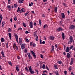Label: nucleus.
Returning <instances> with one entry per match:
<instances>
[{
  "mask_svg": "<svg viewBox=\"0 0 75 75\" xmlns=\"http://www.w3.org/2000/svg\"><path fill=\"white\" fill-rule=\"evenodd\" d=\"M70 41H69L68 44H71L72 42V41H73V38H72V36H71L70 37Z\"/></svg>",
  "mask_w": 75,
  "mask_h": 75,
  "instance_id": "obj_1",
  "label": "nucleus"
},
{
  "mask_svg": "<svg viewBox=\"0 0 75 75\" xmlns=\"http://www.w3.org/2000/svg\"><path fill=\"white\" fill-rule=\"evenodd\" d=\"M15 37L16 41H17L18 44H19L18 41V36L17 35V34L16 33L15 34Z\"/></svg>",
  "mask_w": 75,
  "mask_h": 75,
  "instance_id": "obj_2",
  "label": "nucleus"
},
{
  "mask_svg": "<svg viewBox=\"0 0 75 75\" xmlns=\"http://www.w3.org/2000/svg\"><path fill=\"white\" fill-rule=\"evenodd\" d=\"M31 53L33 55V56L34 57V58H36V55H35V53L34 52H33V51H31Z\"/></svg>",
  "mask_w": 75,
  "mask_h": 75,
  "instance_id": "obj_3",
  "label": "nucleus"
},
{
  "mask_svg": "<svg viewBox=\"0 0 75 75\" xmlns=\"http://www.w3.org/2000/svg\"><path fill=\"white\" fill-rule=\"evenodd\" d=\"M33 46V47H35V46L36 45L34 43H33V42H31L30 44V46H31V45Z\"/></svg>",
  "mask_w": 75,
  "mask_h": 75,
  "instance_id": "obj_4",
  "label": "nucleus"
},
{
  "mask_svg": "<svg viewBox=\"0 0 75 75\" xmlns=\"http://www.w3.org/2000/svg\"><path fill=\"white\" fill-rule=\"evenodd\" d=\"M75 26L74 25H71L70 27V29L74 30L75 28Z\"/></svg>",
  "mask_w": 75,
  "mask_h": 75,
  "instance_id": "obj_5",
  "label": "nucleus"
},
{
  "mask_svg": "<svg viewBox=\"0 0 75 75\" xmlns=\"http://www.w3.org/2000/svg\"><path fill=\"white\" fill-rule=\"evenodd\" d=\"M22 40L21 38H20L19 39V43L20 44V45H21L22 44V40Z\"/></svg>",
  "mask_w": 75,
  "mask_h": 75,
  "instance_id": "obj_6",
  "label": "nucleus"
},
{
  "mask_svg": "<svg viewBox=\"0 0 75 75\" xmlns=\"http://www.w3.org/2000/svg\"><path fill=\"white\" fill-rule=\"evenodd\" d=\"M67 58H71V54H70L69 53H67Z\"/></svg>",
  "mask_w": 75,
  "mask_h": 75,
  "instance_id": "obj_7",
  "label": "nucleus"
},
{
  "mask_svg": "<svg viewBox=\"0 0 75 75\" xmlns=\"http://www.w3.org/2000/svg\"><path fill=\"white\" fill-rule=\"evenodd\" d=\"M61 15L62 18H65V14H64V13H61Z\"/></svg>",
  "mask_w": 75,
  "mask_h": 75,
  "instance_id": "obj_8",
  "label": "nucleus"
},
{
  "mask_svg": "<svg viewBox=\"0 0 75 75\" xmlns=\"http://www.w3.org/2000/svg\"><path fill=\"white\" fill-rule=\"evenodd\" d=\"M69 47H67L66 50V52H69Z\"/></svg>",
  "mask_w": 75,
  "mask_h": 75,
  "instance_id": "obj_9",
  "label": "nucleus"
},
{
  "mask_svg": "<svg viewBox=\"0 0 75 75\" xmlns=\"http://www.w3.org/2000/svg\"><path fill=\"white\" fill-rule=\"evenodd\" d=\"M74 62V59H71V62H70V65H72L73 64Z\"/></svg>",
  "mask_w": 75,
  "mask_h": 75,
  "instance_id": "obj_10",
  "label": "nucleus"
},
{
  "mask_svg": "<svg viewBox=\"0 0 75 75\" xmlns=\"http://www.w3.org/2000/svg\"><path fill=\"white\" fill-rule=\"evenodd\" d=\"M1 54H2V57L4 58H5V56H4V52H3V50H2V51L1 52Z\"/></svg>",
  "mask_w": 75,
  "mask_h": 75,
  "instance_id": "obj_11",
  "label": "nucleus"
},
{
  "mask_svg": "<svg viewBox=\"0 0 75 75\" xmlns=\"http://www.w3.org/2000/svg\"><path fill=\"white\" fill-rule=\"evenodd\" d=\"M29 26L30 27V28H33V22H30L29 24Z\"/></svg>",
  "mask_w": 75,
  "mask_h": 75,
  "instance_id": "obj_12",
  "label": "nucleus"
},
{
  "mask_svg": "<svg viewBox=\"0 0 75 75\" xmlns=\"http://www.w3.org/2000/svg\"><path fill=\"white\" fill-rule=\"evenodd\" d=\"M58 31H62L63 30V29L61 28V27H59L58 28V29H57Z\"/></svg>",
  "mask_w": 75,
  "mask_h": 75,
  "instance_id": "obj_13",
  "label": "nucleus"
},
{
  "mask_svg": "<svg viewBox=\"0 0 75 75\" xmlns=\"http://www.w3.org/2000/svg\"><path fill=\"white\" fill-rule=\"evenodd\" d=\"M21 48L22 50H23L25 48V46L24 45V44H22L21 45Z\"/></svg>",
  "mask_w": 75,
  "mask_h": 75,
  "instance_id": "obj_14",
  "label": "nucleus"
},
{
  "mask_svg": "<svg viewBox=\"0 0 75 75\" xmlns=\"http://www.w3.org/2000/svg\"><path fill=\"white\" fill-rule=\"evenodd\" d=\"M7 7L9 10L10 11L11 10V7L10 6V5H8L7 6Z\"/></svg>",
  "mask_w": 75,
  "mask_h": 75,
  "instance_id": "obj_15",
  "label": "nucleus"
},
{
  "mask_svg": "<svg viewBox=\"0 0 75 75\" xmlns=\"http://www.w3.org/2000/svg\"><path fill=\"white\" fill-rule=\"evenodd\" d=\"M62 37L63 38V40H64V39H65V35H64V33H63V32H62Z\"/></svg>",
  "mask_w": 75,
  "mask_h": 75,
  "instance_id": "obj_16",
  "label": "nucleus"
},
{
  "mask_svg": "<svg viewBox=\"0 0 75 75\" xmlns=\"http://www.w3.org/2000/svg\"><path fill=\"white\" fill-rule=\"evenodd\" d=\"M29 59H32V57L31 56V55H30V53H29V54L28 56Z\"/></svg>",
  "mask_w": 75,
  "mask_h": 75,
  "instance_id": "obj_17",
  "label": "nucleus"
},
{
  "mask_svg": "<svg viewBox=\"0 0 75 75\" xmlns=\"http://www.w3.org/2000/svg\"><path fill=\"white\" fill-rule=\"evenodd\" d=\"M9 37H10V40H11V33H9Z\"/></svg>",
  "mask_w": 75,
  "mask_h": 75,
  "instance_id": "obj_18",
  "label": "nucleus"
},
{
  "mask_svg": "<svg viewBox=\"0 0 75 75\" xmlns=\"http://www.w3.org/2000/svg\"><path fill=\"white\" fill-rule=\"evenodd\" d=\"M36 41H38V35L36 36Z\"/></svg>",
  "mask_w": 75,
  "mask_h": 75,
  "instance_id": "obj_19",
  "label": "nucleus"
},
{
  "mask_svg": "<svg viewBox=\"0 0 75 75\" xmlns=\"http://www.w3.org/2000/svg\"><path fill=\"white\" fill-rule=\"evenodd\" d=\"M16 69L18 72H19V69H18V67L16 66Z\"/></svg>",
  "mask_w": 75,
  "mask_h": 75,
  "instance_id": "obj_20",
  "label": "nucleus"
},
{
  "mask_svg": "<svg viewBox=\"0 0 75 75\" xmlns=\"http://www.w3.org/2000/svg\"><path fill=\"white\" fill-rule=\"evenodd\" d=\"M50 39H51V40H54V37L52 36H51L50 37Z\"/></svg>",
  "mask_w": 75,
  "mask_h": 75,
  "instance_id": "obj_21",
  "label": "nucleus"
},
{
  "mask_svg": "<svg viewBox=\"0 0 75 75\" xmlns=\"http://www.w3.org/2000/svg\"><path fill=\"white\" fill-rule=\"evenodd\" d=\"M57 63L60 64V65H61V64H62V62L61 61H58Z\"/></svg>",
  "mask_w": 75,
  "mask_h": 75,
  "instance_id": "obj_22",
  "label": "nucleus"
},
{
  "mask_svg": "<svg viewBox=\"0 0 75 75\" xmlns=\"http://www.w3.org/2000/svg\"><path fill=\"white\" fill-rule=\"evenodd\" d=\"M63 6H64V7H68V6H67V4H66L65 3H63Z\"/></svg>",
  "mask_w": 75,
  "mask_h": 75,
  "instance_id": "obj_23",
  "label": "nucleus"
},
{
  "mask_svg": "<svg viewBox=\"0 0 75 75\" xmlns=\"http://www.w3.org/2000/svg\"><path fill=\"white\" fill-rule=\"evenodd\" d=\"M21 11L22 12H25V9L24 8H22L21 9Z\"/></svg>",
  "mask_w": 75,
  "mask_h": 75,
  "instance_id": "obj_24",
  "label": "nucleus"
},
{
  "mask_svg": "<svg viewBox=\"0 0 75 75\" xmlns=\"http://www.w3.org/2000/svg\"><path fill=\"white\" fill-rule=\"evenodd\" d=\"M23 26H24V27H26V24L25 23H24V22H23Z\"/></svg>",
  "mask_w": 75,
  "mask_h": 75,
  "instance_id": "obj_25",
  "label": "nucleus"
},
{
  "mask_svg": "<svg viewBox=\"0 0 75 75\" xmlns=\"http://www.w3.org/2000/svg\"><path fill=\"white\" fill-rule=\"evenodd\" d=\"M6 48H8V42L6 44Z\"/></svg>",
  "mask_w": 75,
  "mask_h": 75,
  "instance_id": "obj_26",
  "label": "nucleus"
},
{
  "mask_svg": "<svg viewBox=\"0 0 75 75\" xmlns=\"http://www.w3.org/2000/svg\"><path fill=\"white\" fill-rule=\"evenodd\" d=\"M19 3H23L21 0H19L18 1Z\"/></svg>",
  "mask_w": 75,
  "mask_h": 75,
  "instance_id": "obj_27",
  "label": "nucleus"
},
{
  "mask_svg": "<svg viewBox=\"0 0 75 75\" xmlns=\"http://www.w3.org/2000/svg\"><path fill=\"white\" fill-rule=\"evenodd\" d=\"M39 41L40 44H42V40H41V39H40Z\"/></svg>",
  "mask_w": 75,
  "mask_h": 75,
  "instance_id": "obj_28",
  "label": "nucleus"
},
{
  "mask_svg": "<svg viewBox=\"0 0 75 75\" xmlns=\"http://www.w3.org/2000/svg\"><path fill=\"white\" fill-rule=\"evenodd\" d=\"M17 4H14V7H15V8H17Z\"/></svg>",
  "mask_w": 75,
  "mask_h": 75,
  "instance_id": "obj_29",
  "label": "nucleus"
},
{
  "mask_svg": "<svg viewBox=\"0 0 75 75\" xmlns=\"http://www.w3.org/2000/svg\"><path fill=\"white\" fill-rule=\"evenodd\" d=\"M0 18L1 20H3V16H2V15H0Z\"/></svg>",
  "mask_w": 75,
  "mask_h": 75,
  "instance_id": "obj_30",
  "label": "nucleus"
},
{
  "mask_svg": "<svg viewBox=\"0 0 75 75\" xmlns=\"http://www.w3.org/2000/svg\"><path fill=\"white\" fill-rule=\"evenodd\" d=\"M21 11L20 8V7H18V8L17 12H18L19 11Z\"/></svg>",
  "mask_w": 75,
  "mask_h": 75,
  "instance_id": "obj_31",
  "label": "nucleus"
},
{
  "mask_svg": "<svg viewBox=\"0 0 75 75\" xmlns=\"http://www.w3.org/2000/svg\"><path fill=\"white\" fill-rule=\"evenodd\" d=\"M4 24H5V23L4 22V21L2 22V26L3 27H4L3 26L4 25Z\"/></svg>",
  "mask_w": 75,
  "mask_h": 75,
  "instance_id": "obj_32",
  "label": "nucleus"
},
{
  "mask_svg": "<svg viewBox=\"0 0 75 75\" xmlns=\"http://www.w3.org/2000/svg\"><path fill=\"white\" fill-rule=\"evenodd\" d=\"M33 70L31 68V66H30L29 67V71H32Z\"/></svg>",
  "mask_w": 75,
  "mask_h": 75,
  "instance_id": "obj_33",
  "label": "nucleus"
},
{
  "mask_svg": "<svg viewBox=\"0 0 75 75\" xmlns=\"http://www.w3.org/2000/svg\"><path fill=\"white\" fill-rule=\"evenodd\" d=\"M4 39L3 38L1 39V42H4Z\"/></svg>",
  "mask_w": 75,
  "mask_h": 75,
  "instance_id": "obj_34",
  "label": "nucleus"
},
{
  "mask_svg": "<svg viewBox=\"0 0 75 75\" xmlns=\"http://www.w3.org/2000/svg\"><path fill=\"white\" fill-rule=\"evenodd\" d=\"M71 68H72V67L70 66V67L69 68V71H71Z\"/></svg>",
  "mask_w": 75,
  "mask_h": 75,
  "instance_id": "obj_35",
  "label": "nucleus"
},
{
  "mask_svg": "<svg viewBox=\"0 0 75 75\" xmlns=\"http://www.w3.org/2000/svg\"><path fill=\"white\" fill-rule=\"evenodd\" d=\"M39 23L40 25H41V20H39Z\"/></svg>",
  "mask_w": 75,
  "mask_h": 75,
  "instance_id": "obj_36",
  "label": "nucleus"
},
{
  "mask_svg": "<svg viewBox=\"0 0 75 75\" xmlns=\"http://www.w3.org/2000/svg\"><path fill=\"white\" fill-rule=\"evenodd\" d=\"M42 68H43V69L45 68V65L43 64L42 66Z\"/></svg>",
  "mask_w": 75,
  "mask_h": 75,
  "instance_id": "obj_37",
  "label": "nucleus"
},
{
  "mask_svg": "<svg viewBox=\"0 0 75 75\" xmlns=\"http://www.w3.org/2000/svg\"><path fill=\"white\" fill-rule=\"evenodd\" d=\"M73 47L74 46H71V47H70V50H71V49H72V48H73Z\"/></svg>",
  "mask_w": 75,
  "mask_h": 75,
  "instance_id": "obj_38",
  "label": "nucleus"
},
{
  "mask_svg": "<svg viewBox=\"0 0 75 75\" xmlns=\"http://www.w3.org/2000/svg\"><path fill=\"white\" fill-rule=\"evenodd\" d=\"M8 63L9 64V65H10L11 66H12V63H11V62H9Z\"/></svg>",
  "mask_w": 75,
  "mask_h": 75,
  "instance_id": "obj_39",
  "label": "nucleus"
},
{
  "mask_svg": "<svg viewBox=\"0 0 75 75\" xmlns=\"http://www.w3.org/2000/svg\"><path fill=\"white\" fill-rule=\"evenodd\" d=\"M52 50H54V46H53V45L52 46Z\"/></svg>",
  "mask_w": 75,
  "mask_h": 75,
  "instance_id": "obj_40",
  "label": "nucleus"
},
{
  "mask_svg": "<svg viewBox=\"0 0 75 75\" xmlns=\"http://www.w3.org/2000/svg\"><path fill=\"white\" fill-rule=\"evenodd\" d=\"M47 24L45 25L43 27L44 28H45V27H47Z\"/></svg>",
  "mask_w": 75,
  "mask_h": 75,
  "instance_id": "obj_41",
  "label": "nucleus"
},
{
  "mask_svg": "<svg viewBox=\"0 0 75 75\" xmlns=\"http://www.w3.org/2000/svg\"><path fill=\"white\" fill-rule=\"evenodd\" d=\"M34 71L33 70L31 71V73L32 74H34Z\"/></svg>",
  "mask_w": 75,
  "mask_h": 75,
  "instance_id": "obj_42",
  "label": "nucleus"
},
{
  "mask_svg": "<svg viewBox=\"0 0 75 75\" xmlns=\"http://www.w3.org/2000/svg\"><path fill=\"white\" fill-rule=\"evenodd\" d=\"M35 71L37 73V74L38 75V70H35Z\"/></svg>",
  "mask_w": 75,
  "mask_h": 75,
  "instance_id": "obj_43",
  "label": "nucleus"
},
{
  "mask_svg": "<svg viewBox=\"0 0 75 75\" xmlns=\"http://www.w3.org/2000/svg\"><path fill=\"white\" fill-rule=\"evenodd\" d=\"M24 52H25L26 53H27V49L25 50Z\"/></svg>",
  "mask_w": 75,
  "mask_h": 75,
  "instance_id": "obj_44",
  "label": "nucleus"
},
{
  "mask_svg": "<svg viewBox=\"0 0 75 75\" xmlns=\"http://www.w3.org/2000/svg\"><path fill=\"white\" fill-rule=\"evenodd\" d=\"M46 69H47V70L49 71V68H48V66H46Z\"/></svg>",
  "mask_w": 75,
  "mask_h": 75,
  "instance_id": "obj_45",
  "label": "nucleus"
},
{
  "mask_svg": "<svg viewBox=\"0 0 75 75\" xmlns=\"http://www.w3.org/2000/svg\"><path fill=\"white\" fill-rule=\"evenodd\" d=\"M54 11L56 13H57V7L55 8Z\"/></svg>",
  "mask_w": 75,
  "mask_h": 75,
  "instance_id": "obj_46",
  "label": "nucleus"
},
{
  "mask_svg": "<svg viewBox=\"0 0 75 75\" xmlns=\"http://www.w3.org/2000/svg\"><path fill=\"white\" fill-rule=\"evenodd\" d=\"M40 57H41V58H43V55L41 54V55Z\"/></svg>",
  "mask_w": 75,
  "mask_h": 75,
  "instance_id": "obj_47",
  "label": "nucleus"
},
{
  "mask_svg": "<svg viewBox=\"0 0 75 75\" xmlns=\"http://www.w3.org/2000/svg\"><path fill=\"white\" fill-rule=\"evenodd\" d=\"M17 18L16 17H15L14 18V20L15 21H16V20H17Z\"/></svg>",
  "mask_w": 75,
  "mask_h": 75,
  "instance_id": "obj_48",
  "label": "nucleus"
},
{
  "mask_svg": "<svg viewBox=\"0 0 75 75\" xmlns=\"http://www.w3.org/2000/svg\"><path fill=\"white\" fill-rule=\"evenodd\" d=\"M8 31H10V32H11V29L10 28H9Z\"/></svg>",
  "mask_w": 75,
  "mask_h": 75,
  "instance_id": "obj_49",
  "label": "nucleus"
},
{
  "mask_svg": "<svg viewBox=\"0 0 75 75\" xmlns=\"http://www.w3.org/2000/svg\"><path fill=\"white\" fill-rule=\"evenodd\" d=\"M26 34H27V33H30V32L28 31H26L25 32Z\"/></svg>",
  "mask_w": 75,
  "mask_h": 75,
  "instance_id": "obj_50",
  "label": "nucleus"
},
{
  "mask_svg": "<svg viewBox=\"0 0 75 75\" xmlns=\"http://www.w3.org/2000/svg\"><path fill=\"white\" fill-rule=\"evenodd\" d=\"M26 41L27 42H29V40L28 39H26Z\"/></svg>",
  "mask_w": 75,
  "mask_h": 75,
  "instance_id": "obj_51",
  "label": "nucleus"
},
{
  "mask_svg": "<svg viewBox=\"0 0 75 75\" xmlns=\"http://www.w3.org/2000/svg\"><path fill=\"white\" fill-rule=\"evenodd\" d=\"M29 6H30V7H31V6H32V5H31V4H30V3H29Z\"/></svg>",
  "mask_w": 75,
  "mask_h": 75,
  "instance_id": "obj_52",
  "label": "nucleus"
},
{
  "mask_svg": "<svg viewBox=\"0 0 75 75\" xmlns=\"http://www.w3.org/2000/svg\"><path fill=\"white\" fill-rule=\"evenodd\" d=\"M54 67L55 68V69H57V65H54Z\"/></svg>",
  "mask_w": 75,
  "mask_h": 75,
  "instance_id": "obj_53",
  "label": "nucleus"
},
{
  "mask_svg": "<svg viewBox=\"0 0 75 75\" xmlns=\"http://www.w3.org/2000/svg\"><path fill=\"white\" fill-rule=\"evenodd\" d=\"M16 48L17 50H18V47L17 46L16 47Z\"/></svg>",
  "mask_w": 75,
  "mask_h": 75,
  "instance_id": "obj_54",
  "label": "nucleus"
},
{
  "mask_svg": "<svg viewBox=\"0 0 75 75\" xmlns=\"http://www.w3.org/2000/svg\"><path fill=\"white\" fill-rule=\"evenodd\" d=\"M67 72L66 71H64V74L66 75H67Z\"/></svg>",
  "mask_w": 75,
  "mask_h": 75,
  "instance_id": "obj_55",
  "label": "nucleus"
},
{
  "mask_svg": "<svg viewBox=\"0 0 75 75\" xmlns=\"http://www.w3.org/2000/svg\"><path fill=\"white\" fill-rule=\"evenodd\" d=\"M0 70L1 71V70H2V68H1V66H0Z\"/></svg>",
  "mask_w": 75,
  "mask_h": 75,
  "instance_id": "obj_56",
  "label": "nucleus"
},
{
  "mask_svg": "<svg viewBox=\"0 0 75 75\" xmlns=\"http://www.w3.org/2000/svg\"><path fill=\"white\" fill-rule=\"evenodd\" d=\"M63 54H64V55H66V53H65V52H64Z\"/></svg>",
  "mask_w": 75,
  "mask_h": 75,
  "instance_id": "obj_57",
  "label": "nucleus"
},
{
  "mask_svg": "<svg viewBox=\"0 0 75 75\" xmlns=\"http://www.w3.org/2000/svg\"><path fill=\"white\" fill-rule=\"evenodd\" d=\"M10 21H11V23H12V22L13 21V20H12V18H11Z\"/></svg>",
  "mask_w": 75,
  "mask_h": 75,
  "instance_id": "obj_58",
  "label": "nucleus"
},
{
  "mask_svg": "<svg viewBox=\"0 0 75 75\" xmlns=\"http://www.w3.org/2000/svg\"><path fill=\"white\" fill-rule=\"evenodd\" d=\"M45 43V41H43L42 42V43L43 44H44Z\"/></svg>",
  "mask_w": 75,
  "mask_h": 75,
  "instance_id": "obj_59",
  "label": "nucleus"
},
{
  "mask_svg": "<svg viewBox=\"0 0 75 75\" xmlns=\"http://www.w3.org/2000/svg\"><path fill=\"white\" fill-rule=\"evenodd\" d=\"M73 4H75V0H73Z\"/></svg>",
  "mask_w": 75,
  "mask_h": 75,
  "instance_id": "obj_60",
  "label": "nucleus"
},
{
  "mask_svg": "<svg viewBox=\"0 0 75 75\" xmlns=\"http://www.w3.org/2000/svg\"><path fill=\"white\" fill-rule=\"evenodd\" d=\"M27 14H28V13H26L25 14V16H27Z\"/></svg>",
  "mask_w": 75,
  "mask_h": 75,
  "instance_id": "obj_61",
  "label": "nucleus"
},
{
  "mask_svg": "<svg viewBox=\"0 0 75 75\" xmlns=\"http://www.w3.org/2000/svg\"><path fill=\"white\" fill-rule=\"evenodd\" d=\"M49 74L50 75H52V73H50Z\"/></svg>",
  "mask_w": 75,
  "mask_h": 75,
  "instance_id": "obj_62",
  "label": "nucleus"
},
{
  "mask_svg": "<svg viewBox=\"0 0 75 75\" xmlns=\"http://www.w3.org/2000/svg\"><path fill=\"white\" fill-rule=\"evenodd\" d=\"M57 75H59V74H58V71L57 72Z\"/></svg>",
  "mask_w": 75,
  "mask_h": 75,
  "instance_id": "obj_63",
  "label": "nucleus"
},
{
  "mask_svg": "<svg viewBox=\"0 0 75 75\" xmlns=\"http://www.w3.org/2000/svg\"><path fill=\"white\" fill-rule=\"evenodd\" d=\"M71 74L72 75H75V74H74V73H72V72H71Z\"/></svg>",
  "mask_w": 75,
  "mask_h": 75,
  "instance_id": "obj_64",
  "label": "nucleus"
}]
</instances>
